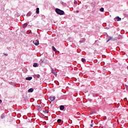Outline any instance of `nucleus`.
Returning <instances> with one entry per match:
<instances>
[{"label":"nucleus","instance_id":"obj_27","mask_svg":"<svg viewBox=\"0 0 128 128\" xmlns=\"http://www.w3.org/2000/svg\"><path fill=\"white\" fill-rule=\"evenodd\" d=\"M74 4H78V2L75 1V2H74Z\"/></svg>","mask_w":128,"mask_h":128},{"label":"nucleus","instance_id":"obj_15","mask_svg":"<svg viewBox=\"0 0 128 128\" xmlns=\"http://www.w3.org/2000/svg\"><path fill=\"white\" fill-rule=\"evenodd\" d=\"M60 2L62 4V6H66V3H64V2L62 1H60Z\"/></svg>","mask_w":128,"mask_h":128},{"label":"nucleus","instance_id":"obj_21","mask_svg":"<svg viewBox=\"0 0 128 128\" xmlns=\"http://www.w3.org/2000/svg\"><path fill=\"white\" fill-rule=\"evenodd\" d=\"M35 76H36V78H40V76L38 74L35 75Z\"/></svg>","mask_w":128,"mask_h":128},{"label":"nucleus","instance_id":"obj_4","mask_svg":"<svg viewBox=\"0 0 128 128\" xmlns=\"http://www.w3.org/2000/svg\"><path fill=\"white\" fill-rule=\"evenodd\" d=\"M50 100H51V102H54V100H56V97L54 96H50L49 98Z\"/></svg>","mask_w":128,"mask_h":128},{"label":"nucleus","instance_id":"obj_31","mask_svg":"<svg viewBox=\"0 0 128 128\" xmlns=\"http://www.w3.org/2000/svg\"><path fill=\"white\" fill-rule=\"evenodd\" d=\"M79 12H80V11H78V10L76 11V14H78Z\"/></svg>","mask_w":128,"mask_h":128},{"label":"nucleus","instance_id":"obj_37","mask_svg":"<svg viewBox=\"0 0 128 128\" xmlns=\"http://www.w3.org/2000/svg\"><path fill=\"white\" fill-rule=\"evenodd\" d=\"M107 36H108V34H107Z\"/></svg>","mask_w":128,"mask_h":128},{"label":"nucleus","instance_id":"obj_3","mask_svg":"<svg viewBox=\"0 0 128 128\" xmlns=\"http://www.w3.org/2000/svg\"><path fill=\"white\" fill-rule=\"evenodd\" d=\"M33 44H35V46H38V44H40V42L38 40H34Z\"/></svg>","mask_w":128,"mask_h":128},{"label":"nucleus","instance_id":"obj_17","mask_svg":"<svg viewBox=\"0 0 128 128\" xmlns=\"http://www.w3.org/2000/svg\"><path fill=\"white\" fill-rule=\"evenodd\" d=\"M112 40V37H109L108 40L106 41V42H110V40Z\"/></svg>","mask_w":128,"mask_h":128},{"label":"nucleus","instance_id":"obj_18","mask_svg":"<svg viewBox=\"0 0 128 128\" xmlns=\"http://www.w3.org/2000/svg\"><path fill=\"white\" fill-rule=\"evenodd\" d=\"M0 118H1L2 120H3V118H5L4 114H1Z\"/></svg>","mask_w":128,"mask_h":128},{"label":"nucleus","instance_id":"obj_33","mask_svg":"<svg viewBox=\"0 0 128 128\" xmlns=\"http://www.w3.org/2000/svg\"><path fill=\"white\" fill-rule=\"evenodd\" d=\"M98 42V40H95V42L94 44H96V42Z\"/></svg>","mask_w":128,"mask_h":128},{"label":"nucleus","instance_id":"obj_24","mask_svg":"<svg viewBox=\"0 0 128 128\" xmlns=\"http://www.w3.org/2000/svg\"><path fill=\"white\" fill-rule=\"evenodd\" d=\"M124 88H126V90H128V86L127 85H125Z\"/></svg>","mask_w":128,"mask_h":128},{"label":"nucleus","instance_id":"obj_12","mask_svg":"<svg viewBox=\"0 0 128 128\" xmlns=\"http://www.w3.org/2000/svg\"><path fill=\"white\" fill-rule=\"evenodd\" d=\"M36 14H40V8H36Z\"/></svg>","mask_w":128,"mask_h":128},{"label":"nucleus","instance_id":"obj_36","mask_svg":"<svg viewBox=\"0 0 128 128\" xmlns=\"http://www.w3.org/2000/svg\"><path fill=\"white\" fill-rule=\"evenodd\" d=\"M127 69L128 70V66H127Z\"/></svg>","mask_w":128,"mask_h":128},{"label":"nucleus","instance_id":"obj_2","mask_svg":"<svg viewBox=\"0 0 128 128\" xmlns=\"http://www.w3.org/2000/svg\"><path fill=\"white\" fill-rule=\"evenodd\" d=\"M46 58H43L40 59V61L39 62V63L40 64V66H42V64L44 62H46Z\"/></svg>","mask_w":128,"mask_h":128},{"label":"nucleus","instance_id":"obj_13","mask_svg":"<svg viewBox=\"0 0 128 128\" xmlns=\"http://www.w3.org/2000/svg\"><path fill=\"white\" fill-rule=\"evenodd\" d=\"M96 2H92V3H91V6H92L93 8H94V6H96Z\"/></svg>","mask_w":128,"mask_h":128},{"label":"nucleus","instance_id":"obj_11","mask_svg":"<svg viewBox=\"0 0 128 128\" xmlns=\"http://www.w3.org/2000/svg\"><path fill=\"white\" fill-rule=\"evenodd\" d=\"M34 92L33 88H30L29 90H28V92Z\"/></svg>","mask_w":128,"mask_h":128},{"label":"nucleus","instance_id":"obj_28","mask_svg":"<svg viewBox=\"0 0 128 128\" xmlns=\"http://www.w3.org/2000/svg\"><path fill=\"white\" fill-rule=\"evenodd\" d=\"M90 126H91L92 128H93V127H94V124H91Z\"/></svg>","mask_w":128,"mask_h":128},{"label":"nucleus","instance_id":"obj_35","mask_svg":"<svg viewBox=\"0 0 128 128\" xmlns=\"http://www.w3.org/2000/svg\"><path fill=\"white\" fill-rule=\"evenodd\" d=\"M34 18H36V16H34Z\"/></svg>","mask_w":128,"mask_h":128},{"label":"nucleus","instance_id":"obj_32","mask_svg":"<svg viewBox=\"0 0 128 128\" xmlns=\"http://www.w3.org/2000/svg\"><path fill=\"white\" fill-rule=\"evenodd\" d=\"M124 100H128V98H124Z\"/></svg>","mask_w":128,"mask_h":128},{"label":"nucleus","instance_id":"obj_16","mask_svg":"<svg viewBox=\"0 0 128 128\" xmlns=\"http://www.w3.org/2000/svg\"><path fill=\"white\" fill-rule=\"evenodd\" d=\"M52 50H54V52H56V48L54 46H52Z\"/></svg>","mask_w":128,"mask_h":128},{"label":"nucleus","instance_id":"obj_30","mask_svg":"<svg viewBox=\"0 0 128 128\" xmlns=\"http://www.w3.org/2000/svg\"><path fill=\"white\" fill-rule=\"evenodd\" d=\"M2 100L0 99V104H2Z\"/></svg>","mask_w":128,"mask_h":128},{"label":"nucleus","instance_id":"obj_34","mask_svg":"<svg viewBox=\"0 0 128 128\" xmlns=\"http://www.w3.org/2000/svg\"><path fill=\"white\" fill-rule=\"evenodd\" d=\"M42 18H45L44 16H42Z\"/></svg>","mask_w":128,"mask_h":128},{"label":"nucleus","instance_id":"obj_9","mask_svg":"<svg viewBox=\"0 0 128 128\" xmlns=\"http://www.w3.org/2000/svg\"><path fill=\"white\" fill-rule=\"evenodd\" d=\"M115 18H116V20H117L118 22H120V21L122 20V18H120V16H117Z\"/></svg>","mask_w":128,"mask_h":128},{"label":"nucleus","instance_id":"obj_7","mask_svg":"<svg viewBox=\"0 0 128 128\" xmlns=\"http://www.w3.org/2000/svg\"><path fill=\"white\" fill-rule=\"evenodd\" d=\"M60 110H64V105L60 106Z\"/></svg>","mask_w":128,"mask_h":128},{"label":"nucleus","instance_id":"obj_22","mask_svg":"<svg viewBox=\"0 0 128 128\" xmlns=\"http://www.w3.org/2000/svg\"><path fill=\"white\" fill-rule=\"evenodd\" d=\"M57 122L58 123V124H60V122H62V120L60 119H58L57 120Z\"/></svg>","mask_w":128,"mask_h":128},{"label":"nucleus","instance_id":"obj_8","mask_svg":"<svg viewBox=\"0 0 128 128\" xmlns=\"http://www.w3.org/2000/svg\"><path fill=\"white\" fill-rule=\"evenodd\" d=\"M34 68H38V64L35 62L33 64Z\"/></svg>","mask_w":128,"mask_h":128},{"label":"nucleus","instance_id":"obj_14","mask_svg":"<svg viewBox=\"0 0 128 128\" xmlns=\"http://www.w3.org/2000/svg\"><path fill=\"white\" fill-rule=\"evenodd\" d=\"M32 16V12H29L27 14H26V16Z\"/></svg>","mask_w":128,"mask_h":128},{"label":"nucleus","instance_id":"obj_26","mask_svg":"<svg viewBox=\"0 0 128 128\" xmlns=\"http://www.w3.org/2000/svg\"><path fill=\"white\" fill-rule=\"evenodd\" d=\"M24 100H28V97L27 96L24 97Z\"/></svg>","mask_w":128,"mask_h":128},{"label":"nucleus","instance_id":"obj_20","mask_svg":"<svg viewBox=\"0 0 128 128\" xmlns=\"http://www.w3.org/2000/svg\"><path fill=\"white\" fill-rule=\"evenodd\" d=\"M104 8H100V12H104Z\"/></svg>","mask_w":128,"mask_h":128},{"label":"nucleus","instance_id":"obj_19","mask_svg":"<svg viewBox=\"0 0 128 128\" xmlns=\"http://www.w3.org/2000/svg\"><path fill=\"white\" fill-rule=\"evenodd\" d=\"M81 60H82V62H86V59H84V58H82L81 59Z\"/></svg>","mask_w":128,"mask_h":128},{"label":"nucleus","instance_id":"obj_1","mask_svg":"<svg viewBox=\"0 0 128 128\" xmlns=\"http://www.w3.org/2000/svg\"><path fill=\"white\" fill-rule=\"evenodd\" d=\"M55 12L57 14H59L60 16H64V11L58 8L55 9Z\"/></svg>","mask_w":128,"mask_h":128},{"label":"nucleus","instance_id":"obj_38","mask_svg":"<svg viewBox=\"0 0 128 128\" xmlns=\"http://www.w3.org/2000/svg\"><path fill=\"white\" fill-rule=\"evenodd\" d=\"M92 122H94V120H92Z\"/></svg>","mask_w":128,"mask_h":128},{"label":"nucleus","instance_id":"obj_10","mask_svg":"<svg viewBox=\"0 0 128 128\" xmlns=\"http://www.w3.org/2000/svg\"><path fill=\"white\" fill-rule=\"evenodd\" d=\"M28 23L24 24L22 26L23 28H26L28 26Z\"/></svg>","mask_w":128,"mask_h":128},{"label":"nucleus","instance_id":"obj_29","mask_svg":"<svg viewBox=\"0 0 128 128\" xmlns=\"http://www.w3.org/2000/svg\"><path fill=\"white\" fill-rule=\"evenodd\" d=\"M4 55L6 56H8V54L6 53H4Z\"/></svg>","mask_w":128,"mask_h":128},{"label":"nucleus","instance_id":"obj_6","mask_svg":"<svg viewBox=\"0 0 128 128\" xmlns=\"http://www.w3.org/2000/svg\"><path fill=\"white\" fill-rule=\"evenodd\" d=\"M26 80H32V76H29V77H26Z\"/></svg>","mask_w":128,"mask_h":128},{"label":"nucleus","instance_id":"obj_25","mask_svg":"<svg viewBox=\"0 0 128 128\" xmlns=\"http://www.w3.org/2000/svg\"><path fill=\"white\" fill-rule=\"evenodd\" d=\"M84 42V40L82 39L80 40V42Z\"/></svg>","mask_w":128,"mask_h":128},{"label":"nucleus","instance_id":"obj_5","mask_svg":"<svg viewBox=\"0 0 128 128\" xmlns=\"http://www.w3.org/2000/svg\"><path fill=\"white\" fill-rule=\"evenodd\" d=\"M52 74H54V76H57V72H54V70L53 68L52 69Z\"/></svg>","mask_w":128,"mask_h":128},{"label":"nucleus","instance_id":"obj_23","mask_svg":"<svg viewBox=\"0 0 128 128\" xmlns=\"http://www.w3.org/2000/svg\"><path fill=\"white\" fill-rule=\"evenodd\" d=\"M44 112V114H48V111L45 110H43Z\"/></svg>","mask_w":128,"mask_h":128}]
</instances>
